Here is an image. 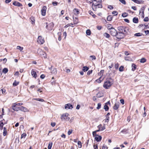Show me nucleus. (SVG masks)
<instances>
[{
	"mask_svg": "<svg viewBox=\"0 0 149 149\" xmlns=\"http://www.w3.org/2000/svg\"><path fill=\"white\" fill-rule=\"evenodd\" d=\"M118 32L125 34L127 33L128 31V28L126 27L123 26H120L118 27Z\"/></svg>",
	"mask_w": 149,
	"mask_h": 149,
	"instance_id": "1",
	"label": "nucleus"
},
{
	"mask_svg": "<svg viewBox=\"0 0 149 149\" xmlns=\"http://www.w3.org/2000/svg\"><path fill=\"white\" fill-rule=\"evenodd\" d=\"M112 83L111 82L108 80H107L104 82L103 87L106 89H108L111 86Z\"/></svg>",
	"mask_w": 149,
	"mask_h": 149,
	"instance_id": "2",
	"label": "nucleus"
},
{
	"mask_svg": "<svg viewBox=\"0 0 149 149\" xmlns=\"http://www.w3.org/2000/svg\"><path fill=\"white\" fill-rule=\"evenodd\" d=\"M69 114L68 113H65L63 114L61 117L62 120H68L70 119V117L68 116Z\"/></svg>",
	"mask_w": 149,
	"mask_h": 149,
	"instance_id": "3",
	"label": "nucleus"
},
{
	"mask_svg": "<svg viewBox=\"0 0 149 149\" xmlns=\"http://www.w3.org/2000/svg\"><path fill=\"white\" fill-rule=\"evenodd\" d=\"M46 28L49 31H51L52 29L54 27V24L52 22H51L48 24H47V23L46 22Z\"/></svg>",
	"mask_w": 149,
	"mask_h": 149,
	"instance_id": "4",
	"label": "nucleus"
},
{
	"mask_svg": "<svg viewBox=\"0 0 149 149\" xmlns=\"http://www.w3.org/2000/svg\"><path fill=\"white\" fill-rule=\"evenodd\" d=\"M37 42L38 43L40 44H42L44 42V39L41 36L38 37Z\"/></svg>",
	"mask_w": 149,
	"mask_h": 149,
	"instance_id": "5",
	"label": "nucleus"
},
{
	"mask_svg": "<svg viewBox=\"0 0 149 149\" xmlns=\"http://www.w3.org/2000/svg\"><path fill=\"white\" fill-rule=\"evenodd\" d=\"M116 36L118 39H120L124 38L125 36V34L118 32Z\"/></svg>",
	"mask_w": 149,
	"mask_h": 149,
	"instance_id": "6",
	"label": "nucleus"
},
{
	"mask_svg": "<svg viewBox=\"0 0 149 149\" xmlns=\"http://www.w3.org/2000/svg\"><path fill=\"white\" fill-rule=\"evenodd\" d=\"M110 32L111 35L113 36H116L118 32H117L116 30L113 28L111 29V30H110Z\"/></svg>",
	"mask_w": 149,
	"mask_h": 149,
	"instance_id": "7",
	"label": "nucleus"
},
{
	"mask_svg": "<svg viewBox=\"0 0 149 149\" xmlns=\"http://www.w3.org/2000/svg\"><path fill=\"white\" fill-rule=\"evenodd\" d=\"M46 9L47 8L46 6H44L43 7L41 10V14L42 16H44L45 15L46 11Z\"/></svg>",
	"mask_w": 149,
	"mask_h": 149,
	"instance_id": "8",
	"label": "nucleus"
},
{
	"mask_svg": "<svg viewBox=\"0 0 149 149\" xmlns=\"http://www.w3.org/2000/svg\"><path fill=\"white\" fill-rule=\"evenodd\" d=\"M12 109L14 111H17L20 110V107H16L15 104H13Z\"/></svg>",
	"mask_w": 149,
	"mask_h": 149,
	"instance_id": "9",
	"label": "nucleus"
},
{
	"mask_svg": "<svg viewBox=\"0 0 149 149\" xmlns=\"http://www.w3.org/2000/svg\"><path fill=\"white\" fill-rule=\"evenodd\" d=\"M73 108L72 105L71 104H66L65 106V109H72Z\"/></svg>",
	"mask_w": 149,
	"mask_h": 149,
	"instance_id": "10",
	"label": "nucleus"
},
{
	"mask_svg": "<svg viewBox=\"0 0 149 149\" xmlns=\"http://www.w3.org/2000/svg\"><path fill=\"white\" fill-rule=\"evenodd\" d=\"M13 4L15 6L20 7L22 6L21 3L17 1H15L13 3Z\"/></svg>",
	"mask_w": 149,
	"mask_h": 149,
	"instance_id": "11",
	"label": "nucleus"
},
{
	"mask_svg": "<svg viewBox=\"0 0 149 149\" xmlns=\"http://www.w3.org/2000/svg\"><path fill=\"white\" fill-rule=\"evenodd\" d=\"M37 52L38 54H40L41 56L45 53V52L42 51L41 49H39L38 50Z\"/></svg>",
	"mask_w": 149,
	"mask_h": 149,
	"instance_id": "12",
	"label": "nucleus"
},
{
	"mask_svg": "<svg viewBox=\"0 0 149 149\" xmlns=\"http://www.w3.org/2000/svg\"><path fill=\"white\" fill-rule=\"evenodd\" d=\"M102 139V137L100 136L96 135L95 137V139L97 141H101Z\"/></svg>",
	"mask_w": 149,
	"mask_h": 149,
	"instance_id": "13",
	"label": "nucleus"
},
{
	"mask_svg": "<svg viewBox=\"0 0 149 149\" xmlns=\"http://www.w3.org/2000/svg\"><path fill=\"white\" fill-rule=\"evenodd\" d=\"M95 6L94 7V8H93V10H96V8L97 7L98 8H102V5L99 4H95Z\"/></svg>",
	"mask_w": 149,
	"mask_h": 149,
	"instance_id": "14",
	"label": "nucleus"
},
{
	"mask_svg": "<svg viewBox=\"0 0 149 149\" xmlns=\"http://www.w3.org/2000/svg\"><path fill=\"white\" fill-rule=\"evenodd\" d=\"M31 74L34 77L36 78L37 77V74L36 72L33 69H32L31 70Z\"/></svg>",
	"mask_w": 149,
	"mask_h": 149,
	"instance_id": "15",
	"label": "nucleus"
},
{
	"mask_svg": "<svg viewBox=\"0 0 149 149\" xmlns=\"http://www.w3.org/2000/svg\"><path fill=\"white\" fill-rule=\"evenodd\" d=\"M110 115V113H108L106 115V119L105 120V122H108L109 120V116Z\"/></svg>",
	"mask_w": 149,
	"mask_h": 149,
	"instance_id": "16",
	"label": "nucleus"
},
{
	"mask_svg": "<svg viewBox=\"0 0 149 149\" xmlns=\"http://www.w3.org/2000/svg\"><path fill=\"white\" fill-rule=\"evenodd\" d=\"M119 106V103H116L114 105L113 107V109L115 110H116L118 109Z\"/></svg>",
	"mask_w": 149,
	"mask_h": 149,
	"instance_id": "17",
	"label": "nucleus"
},
{
	"mask_svg": "<svg viewBox=\"0 0 149 149\" xmlns=\"http://www.w3.org/2000/svg\"><path fill=\"white\" fill-rule=\"evenodd\" d=\"M97 127L98 128V129H102V131H103L105 128V126L104 125L103 126H102V125L101 124L99 125Z\"/></svg>",
	"mask_w": 149,
	"mask_h": 149,
	"instance_id": "18",
	"label": "nucleus"
},
{
	"mask_svg": "<svg viewBox=\"0 0 149 149\" xmlns=\"http://www.w3.org/2000/svg\"><path fill=\"white\" fill-rule=\"evenodd\" d=\"M20 110L21 111H24L25 112L27 111H28L27 108L22 106L20 107Z\"/></svg>",
	"mask_w": 149,
	"mask_h": 149,
	"instance_id": "19",
	"label": "nucleus"
},
{
	"mask_svg": "<svg viewBox=\"0 0 149 149\" xmlns=\"http://www.w3.org/2000/svg\"><path fill=\"white\" fill-rule=\"evenodd\" d=\"M73 12L75 15H78L79 13V12L77 9H74L73 10Z\"/></svg>",
	"mask_w": 149,
	"mask_h": 149,
	"instance_id": "20",
	"label": "nucleus"
},
{
	"mask_svg": "<svg viewBox=\"0 0 149 149\" xmlns=\"http://www.w3.org/2000/svg\"><path fill=\"white\" fill-rule=\"evenodd\" d=\"M7 129L6 127H4L3 128V136H6L7 134Z\"/></svg>",
	"mask_w": 149,
	"mask_h": 149,
	"instance_id": "21",
	"label": "nucleus"
},
{
	"mask_svg": "<svg viewBox=\"0 0 149 149\" xmlns=\"http://www.w3.org/2000/svg\"><path fill=\"white\" fill-rule=\"evenodd\" d=\"M33 100H36L37 101H39L40 102H44V101H45L43 99H40V98H33Z\"/></svg>",
	"mask_w": 149,
	"mask_h": 149,
	"instance_id": "22",
	"label": "nucleus"
},
{
	"mask_svg": "<svg viewBox=\"0 0 149 149\" xmlns=\"http://www.w3.org/2000/svg\"><path fill=\"white\" fill-rule=\"evenodd\" d=\"M73 18V21H74V24H77L78 22V18L76 17H75V19Z\"/></svg>",
	"mask_w": 149,
	"mask_h": 149,
	"instance_id": "23",
	"label": "nucleus"
},
{
	"mask_svg": "<svg viewBox=\"0 0 149 149\" xmlns=\"http://www.w3.org/2000/svg\"><path fill=\"white\" fill-rule=\"evenodd\" d=\"M89 69V68L87 66H84L82 70L84 72L87 71Z\"/></svg>",
	"mask_w": 149,
	"mask_h": 149,
	"instance_id": "24",
	"label": "nucleus"
},
{
	"mask_svg": "<svg viewBox=\"0 0 149 149\" xmlns=\"http://www.w3.org/2000/svg\"><path fill=\"white\" fill-rule=\"evenodd\" d=\"M133 21L134 23H137L138 22V19L137 18L134 17L133 19Z\"/></svg>",
	"mask_w": 149,
	"mask_h": 149,
	"instance_id": "25",
	"label": "nucleus"
},
{
	"mask_svg": "<svg viewBox=\"0 0 149 149\" xmlns=\"http://www.w3.org/2000/svg\"><path fill=\"white\" fill-rule=\"evenodd\" d=\"M19 83V81H17L16 80H15L14 82L13 83V85L14 86H16Z\"/></svg>",
	"mask_w": 149,
	"mask_h": 149,
	"instance_id": "26",
	"label": "nucleus"
},
{
	"mask_svg": "<svg viewBox=\"0 0 149 149\" xmlns=\"http://www.w3.org/2000/svg\"><path fill=\"white\" fill-rule=\"evenodd\" d=\"M132 70L134 71L136 68V65L134 64H132Z\"/></svg>",
	"mask_w": 149,
	"mask_h": 149,
	"instance_id": "27",
	"label": "nucleus"
},
{
	"mask_svg": "<svg viewBox=\"0 0 149 149\" xmlns=\"http://www.w3.org/2000/svg\"><path fill=\"white\" fill-rule=\"evenodd\" d=\"M125 59L126 61H131L132 58L129 56H125Z\"/></svg>",
	"mask_w": 149,
	"mask_h": 149,
	"instance_id": "28",
	"label": "nucleus"
},
{
	"mask_svg": "<svg viewBox=\"0 0 149 149\" xmlns=\"http://www.w3.org/2000/svg\"><path fill=\"white\" fill-rule=\"evenodd\" d=\"M112 17L111 15L108 16L107 18V20L108 21H111L112 20Z\"/></svg>",
	"mask_w": 149,
	"mask_h": 149,
	"instance_id": "29",
	"label": "nucleus"
},
{
	"mask_svg": "<svg viewBox=\"0 0 149 149\" xmlns=\"http://www.w3.org/2000/svg\"><path fill=\"white\" fill-rule=\"evenodd\" d=\"M51 73L52 74H56L57 73V70L56 69L54 68L52 70Z\"/></svg>",
	"mask_w": 149,
	"mask_h": 149,
	"instance_id": "30",
	"label": "nucleus"
},
{
	"mask_svg": "<svg viewBox=\"0 0 149 149\" xmlns=\"http://www.w3.org/2000/svg\"><path fill=\"white\" fill-rule=\"evenodd\" d=\"M104 109L105 111H108L109 109V107L108 106L105 104V105L104 106Z\"/></svg>",
	"mask_w": 149,
	"mask_h": 149,
	"instance_id": "31",
	"label": "nucleus"
},
{
	"mask_svg": "<svg viewBox=\"0 0 149 149\" xmlns=\"http://www.w3.org/2000/svg\"><path fill=\"white\" fill-rule=\"evenodd\" d=\"M52 145V142H50L48 144V149H51Z\"/></svg>",
	"mask_w": 149,
	"mask_h": 149,
	"instance_id": "32",
	"label": "nucleus"
},
{
	"mask_svg": "<svg viewBox=\"0 0 149 149\" xmlns=\"http://www.w3.org/2000/svg\"><path fill=\"white\" fill-rule=\"evenodd\" d=\"M3 125L4 124L3 122L1 121H0V129L1 130L2 129Z\"/></svg>",
	"mask_w": 149,
	"mask_h": 149,
	"instance_id": "33",
	"label": "nucleus"
},
{
	"mask_svg": "<svg viewBox=\"0 0 149 149\" xmlns=\"http://www.w3.org/2000/svg\"><path fill=\"white\" fill-rule=\"evenodd\" d=\"M146 59L144 58H141L140 60V62L141 63H144L146 61Z\"/></svg>",
	"mask_w": 149,
	"mask_h": 149,
	"instance_id": "34",
	"label": "nucleus"
},
{
	"mask_svg": "<svg viewBox=\"0 0 149 149\" xmlns=\"http://www.w3.org/2000/svg\"><path fill=\"white\" fill-rule=\"evenodd\" d=\"M78 147L79 148H81L82 147L81 143V141H79L78 142Z\"/></svg>",
	"mask_w": 149,
	"mask_h": 149,
	"instance_id": "35",
	"label": "nucleus"
},
{
	"mask_svg": "<svg viewBox=\"0 0 149 149\" xmlns=\"http://www.w3.org/2000/svg\"><path fill=\"white\" fill-rule=\"evenodd\" d=\"M8 71V70L7 68H4L3 70V72L4 73H6Z\"/></svg>",
	"mask_w": 149,
	"mask_h": 149,
	"instance_id": "36",
	"label": "nucleus"
},
{
	"mask_svg": "<svg viewBox=\"0 0 149 149\" xmlns=\"http://www.w3.org/2000/svg\"><path fill=\"white\" fill-rule=\"evenodd\" d=\"M17 49H19L20 51H21L23 49V47H21L20 46H17Z\"/></svg>",
	"mask_w": 149,
	"mask_h": 149,
	"instance_id": "37",
	"label": "nucleus"
},
{
	"mask_svg": "<svg viewBox=\"0 0 149 149\" xmlns=\"http://www.w3.org/2000/svg\"><path fill=\"white\" fill-rule=\"evenodd\" d=\"M101 104L100 103H99L97 104V107L96 108L97 109H99L101 107Z\"/></svg>",
	"mask_w": 149,
	"mask_h": 149,
	"instance_id": "38",
	"label": "nucleus"
},
{
	"mask_svg": "<svg viewBox=\"0 0 149 149\" xmlns=\"http://www.w3.org/2000/svg\"><path fill=\"white\" fill-rule=\"evenodd\" d=\"M86 34L88 35H90L91 34V31L89 29H88L86 31Z\"/></svg>",
	"mask_w": 149,
	"mask_h": 149,
	"instance_id": "39",
	"label": "nucleus"
},
{
	"mask_svg": "<svg viewBox=\"0 0 149 149\" xmlns=\"http://www.w3.org/2000/svg\"><path fill=\"white\" fill-rule=\"evenodd\" d=\"M112 14L114 15H117L118 14V13L116 11H114L112 12Z\"/></svg>",
	"mask_w": 149,
	"mask_h": 149,
	"instance_id": "40",
	"label": "nucleus"
},
{
	"mask_svg": "<svg viewBox=\"0 0 149 149\" xmlns=\"http://www.w3.org/2000/svg\"><path fill=\"white\" fill-rule=\"evenodd\" d=\"M123 66H121L119 69V70L120 72H122L123 70Z\"/></svg>",
	"mask_w": 149,
	"mask_h": 149,
	"instance_id": "41",
	"label": "nucleus"
},
{
	"mask_svg": "<svg viewBox=\"0 0 149 149\" xmlns=\"http://www.w3.org/2000/svg\"><path fill=\"white\" fill-rule=\"evenodd\" d=\"M142 35V33H136L134 34V36H141Z\"/></svg>",
	"mask_w": 149,
	"mask_h": 149,
	"instance_id": "42",
	"label": "nucleus"
},
{
	"mask_svg": "<svg viewBox=\"0 0 149 149\" xmlns=\"http://www.w3.org/2000/svg\"><path fill=\"white\" fill-rule=\"evenodd\" d=\"M122 16L123 17H125L127 16V13H124L122 14Z\"/></svg>",
	"mask_w": 149,
	"mask_h": 149,
	"instance_id": "43",
	"label": "nucleus"
},
{
	"mask_svg": "<svg viewBox=\"0 0 149 149\" xmlns=\"http://www.w3.org/2000/svg\"><path fill=\"white\" fill-rule=\"evenodd\" d=\"M119 64L118 63H116L115 64V68L116 69H118V68Z\"/></svg>",
	"mask_w": 149,
	"mask_h": 149,
	"instance_id": "44",
	"label": "nucleus"
},
{
	"mask_svg": "<svg viewBox=\"0 0 149 149\" xmlns=\"http://www.w3.org/2000/svg\"><path fill=\"white\" fill-rule=\"evenodd\" d=\"M58 40L59 41H60L61 40V33H58Z\"/></svg>",
	"mask_w": 149,
	"mask_h": 149,
	"instance_id": "45",
	"label": "nucleus"
},
{
	"mask_svg": "<svg viewBox=\"0 0 149 149\" xmlns=\"http://www.w3.org/2000/svg\"><path fill=\"white\" fill-rule=\"evenodd\" d=\"M104 35L107 38H109L110 36L107 33H105Z\"/></svg>",
	"mask_w": 149,
	"mask_h": 149,
	"instance_id": "46",
	"label": "nucleus"
},
{
	"mask_svg": "<svg viewBox=\"0 0 149 149\" xmlns=\"http://www.w3.org/2000/svg\"><path fill=\"white\" fill-rule=\"evenodd\" d=\"M113 28V27H112L111 25V24L107 26V28L108 29V30L109 31L111 30V29Z\"/></svg>",
	"mask_w": 149,
	"mask_h": 149,
	"instance_id": "47",
	"label": "nucleus"
},
{
	"mask_svg": "<svg viewBox=\"0 0 149 149\" xmlns=\"http://www.w3.org/2000/svg\"><path fill=\"white\" fill-rule=\"evenodd\" d=\"M72 130H69L68 132V135H70L72 132Z\"/></svg>",
	"mask_w": 149,
	"mask_h": 149,
	"instance_id": "48",
	"label": "nucleus"
},
{
	"mask_svg": "<svg viewBox=\"0 0 149 149\" xmlns=\"http://www.w3.org/2000/svg\"><path fill=\"white\" fill-rule=\"evenodd\" d=\"M26 136V134L25 133L23 134L21 136V138H25Z\"/></svg>",
	"mask_w": 149,
	"mask_h": 149,
	"instance_id": "49",
	"label": "nucleus"
},
{
	"mask_svg": "<svg viewBox=\"0 0 149 149\" xmlns=\"http://www.w3.org/2000/svg\"><path fill=\"white\" fill-rule=\"evenodd\" d=\"M93 136L94 137H95V136H96V135H97V134H96V132L95 131H93V132L92 133Z\"/></svg>",
	"mask_w": 149,
	"mask_h": 149,
	"instance_id": "50",
	"label": "nucleus"
},
{
	"mask_svg": "<svg viewBox=\"0 0 149 149\" xmlns=\"http://www.w3.org/2000/svg\"><path fill=\"white\" fill-rule=\"evenodd\" d=\"M14 104H15L16 106H21L23 104V103L22 102L19 103H14Z\"/></svg>",
	"mask_w": 149,
	"mask_h": 149,
	"instance_id": "51",
	"label": "nucleus"
},
{
	"mask_svg": "<svg viewBox=\"0 0 149 149\" xmlns=\"http://www.w3.org/2000/svg\"><path fill=\"white\" fill-rule=\"evenodd\" d=\"M119 1L124 4H126V2L125 0H119Z\"/></svg>",
	"mask_w": 149,
	"mask_h": 149,
	"instance_id": "52",
	"label": "nucleus"
},
{
	"mask_svg": "<svg viewBox=\"0 0 149 149\" xmlns=\"http://www.w3.org/2000/svg\"><path fill=\"white\" fill-rule=\"evenodd\" d=\"M42 57L44 58H47V56L46 53H45L43 55L41 56Z\"/></svg>",
	"mask_w": 149,
	"mask_h": 149,
	"instance_id": "53",
	"label": "nucleus"
},
{
	"mask_svg": "<svg viewBox=\"0 0 149 149\" xmlns=\"http://www.w3.org/2000/svg\"><path fill=\"white\" fill-rule=\"evenodd\" d=\"M101 77H100V78L97 79L96 81L98 83H100L101 82V81L100 80V78H101Z\"/></svg>",
	"mask_w": 149,
	"mask_h": 149,
	"instance_id": "54",
	"label": "nucleus"
},
{
	"mask_svg": "<svg viewBox=\"0 0 149 149\" xmlns=\"http://www.w3.org/2000/svg\"><path fill=\"white\" fill-rule=\"evenodd\" d=\"M104 70H101L100 72V75H102L103 74L104 72Z\"/></svg>",
	"mask_w": 149,
	"mask_h": 149,
	"instance_id": "55",
	"label": "nucleus"
},
{
	"mask_svg": "<svg viewBox=\"0 0 149 149\" xmlns=\"http://www.w3.org/2000/svg\"><path fill=\"white\" fill-rule=\"evenodd\" d=\"M97 28L98 30H100L101 29L102 27L101 26H97Z\"/></svg>",
	"mask_w": 149,
	"mask_h": 149,
	"instance_id": "56",
	"label": "nucleus"
},
{
	"mask_svg": "<svg viewBox=\"0 0 149 149\" xmlns=\"http://www.w3.org/2000/svg\"><path fill=\"white\" fill-rule=\"evenodd\" d=\"M149 19L148 17H146L143 19V21L145 22H148V21Z\"/></svg>",
	"mask_w": 149,
	"mask_h": 149,
	"instance_id": "57",
	"label": "nucleus"
},
{
	"mask_svg": "<svg viewBox=\"0 0 149 149\" xmlns=\"http://www.w3.org/2000/svg\"><path fill=\"white\" fill-rule=\"evenodd\" d=\"M107 148L106 146L105 145H104L102 147V149H107Z\"/></svg>",
	"mask_w": 149,
	"mask_h": 149,
	"instance_id": "58",
	"label": "nucleus"
},
{
	"mask_svg": "<svg viewBox=\"0 0 149 149\" xmlns=\"http://www.w3.org/2000/svg\"><path fill=\"white\" fill-rule=\"evenodd\" d=\"M92 71H93V70H89L87 73V74L90 75L92 73Z\"/></svg>",
	"mask_w": 149,
	"mask_h": 149,
	"instance_id": "59",
	"label": "nucleus"
},
{
	"mask_svg": "<svg viewBox=\"0 0 149 149\" xmlns=\"http://www.w3.org/2000/svg\"><path fill=\"white\" fill-rule=\"evenodd\" d=\"M90 57L92 58V60H95L96 59V57L94 56H91Z\"/></svg>",
	"mask_w": 149,
	"mask_h": 149,
	"instance_id": "60",
	"label": "nucleus"
},
{
	"mask_svg": "<svg viewBox=\"0 0 149 149\" xmlns=\"http://www.w3.org/2000/svg\"><path fill=\"white\" fill-rule=\"evenodd\" d=\"M114 64L113 63H112L111 65L109 66L108 67L109 69L111 68L113 66Z\"/></svg>",
	"mask_w": 149,
	"mask_h": 149,
	"instance_id": "61",
	"label": "nucleus"
},
{
	"mask_svg": "<svg viewBox=\"0 0 149 149\" xmlns=\"http://www.w3.org/2000/svg\"><path fill=\"white\" fill-rule=\"evenodd\" d=\"M6 91L5 89H1L0 90V92H2L3 94L5 93Z\"/></svg>",
	"mask_w": 149,
	"mask_h": 149,
	"instance_id": "62",
	"label": "nucleus"
},
{
	"mask_svg": "<svg viewBox=\"0 0 149 149\" xmlns=\"http://www.w3.org/2000/svg\"><path fill=\"white\" fill-rule=\"evenodd\" d=\"M58 3L56 2H53L52 3V4L54 6H57V5Z\"/></svg>",
	"mask_w": 149,
	"mask_h": 149,
	"instance_id": "63",
	"label": "nucleus"
},
{
	"mask_svg": "<svg viewBox=\"0 0 149 149\" xmlns=\"http://www.w3.org/2000/svg\"><path fill=\"white\" fill-rule=\"evenodd\" d=\"M42 88H38L37 89V91L40 92H42Z\"/></svg>",
	"mask_w": 149,
	"mask_h": 149,
	"instance_id": "64",
	"label": "nucleus"
}]
</instances>
